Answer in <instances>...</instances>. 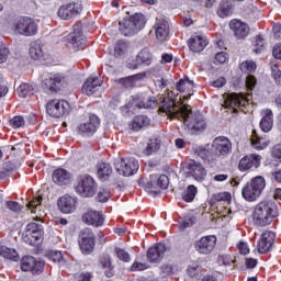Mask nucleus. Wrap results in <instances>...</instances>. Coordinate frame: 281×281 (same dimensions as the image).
Segmentation results:
<instances>
[{
	"label": "nucleus",
	"mask_w": 281,
	"mask_h": 281,
	"mask_svg": "<svg viewBox=\"0 0 281 281\" xmlns=\"http://www.w3.org/2000/svg\"><path fill=\"white\" fill-rule=\"evenodd\" d=\"M159 112L167 115L170 120H179V122H182L184 130L188 131V133H201L207 128V123L201 113L192 112L190 105L183 104V101L181 104L177 105L172 99V94L160 97Z\"/></svg>",
	"instance_id": "obj_1"
},
{
	"label": "nucleus",
	"mask_w": 281,
	"mask_h": 281,
	"mask_svg": "<svg viewBox=\"0 0 281 281\" xmlns=\"http://www.w3.org/2000/svg\"><path fill=\"white\" fill-rule=\"evenodd\" d=\"M279 215L280 213L276 203L272 201H261L252 211V221L258 227H267V225H271L273 220L278 218Z\"/></svg>",
	"instance_id": "obj_2"
},
{
	"label": "nucleus",
	"mask_w": 281,
	"mask_h": 281,
	"mask_svg": "<svg viewBox=\"0 0 281 281\" xmlns=\"http://www.w3.org/2000/svg\"><path fill=\"white\" fill-rule=\"evenodd\" d=\"M146 25V18L142 13H135L132 16L125 18L119 22V30L123 36H133L144 30Z\"/></svg>",
	"instance_id": "obj_3"
},
{
	"label": "nucleus",
	"mask_w": 281,
	"mask_h": 281,
	"mask_svg": "<svg viewBox=\"0 0 281 281\" xmlns=\"http://www.w3.org/2000/svg\"><path fill=\"white\" fill-rule=\"evenodd\" d=\"M266 186L267 182L265 181V177L257 176L252 178L250 182L245 184L241 190V196L245 199V201L254 203V201H258Z\"/></svg>",
	"instance_id": "obj_4"
},
{
	"label": "nucleus",
	"mask_w": 281,
	"mask_h": 281,
	"mask_svg": "<svg viewBox=\"0 0 281 281\" xmlns=\"http://www.w3.org/2000/svg\"><path fill=\"white\" fill-rule=\"evenodd\" d=\"M13 30L20 36H36L38 24L30 16H22L13 22Z\"/></svg>",
	"instance_id": "obj_5"
},
{
	"label": "nucleus",
	"mask_w": 281,
	"mask_h": 281,
	"mask_svg": "<svg viewBox=\"0 0 281 281\" xmlns=\"http://www.w3.org/2000/svg\"><path fill=\"white\" fill-rule=\"evenodd\" d=\"M64 43L68 49L78 52L85 48L87 37H85V34H82V29H80L79 25H75L74 31L64 38Z\"/></svg>",
	"instance_id": "obj_6"
},
{
	"label": "nucleus",
	"mask_w": 281,
	"mask_h": 281,
	"mask_svg": "<svg viewBox=\"0 0 281 281\" xmlns=\"http://www.w3.org/2000/svg\"><path fill=\"white\" fill-rule=\"evenodd\" d=\"M115 170L122 177H133L139 170V161L135 158H119L115 160Z\"/></svg>",
	"instance_id": "obj_7"
},
{
	"label": "nucleus",
	"mask_w": 281,
	"mask_h": 281,
	"mask_svg": "<svg viewBox=\"0 0 281 281\" xmlns=\"http://www.w3.org/2000/svg\"><path fill=\"white\" fill-rule=\"evenodd\" d=\"M75 190L77 194H80V196L89 199L95 195L98 183H95V180L91 176L85 175L80 178Z\"/></svg>",
	"instance_id": "obj_8"
},
{
	"label": "nucleus",
	"mask_w": 281,
	"mask_h": 281,
	"mask_svg": "<svg viewBox=\"0 0 281 281\" xmlns=\"http://www.w3.org/2000/svg\"><path fill=\"white\" fill-rule=\"evenodd\" d=\"M69 102L60 99H53L46 104V112L50 117H63V115H67L69 113Z\"/></svg>",
	"instance_id": "obj_9"
},
{
	"label": "nucleus",
	"mask_w": 281,
	"mask_h": 281,
	"mask_svg": "<svg viewBox=\"0 0 281 281\" xmlns=\"http://www.w3.org/2000/svg\"><path fill=\"white\" fill-rule=\"evenodd\" d=\"M98 128H100V119L98 115L91 114L86 122L78 125L77 133L82 137H92L98 132Z\"/></svg>",
	"instance_id": "obj_10"
},
{
	"label": "nucleus",
	"mask_w": 281,
	"mask_h": 281,
	"mask_svg": "<svg viewBox=\"0 0 281 281\" xmlns=\"http://www.w3.org/2000/svg\"><path fill=\"white\" fill-rule=\"evenodd\" d=\"M216 247V236L209 235L198 239L194 244V249L202 256H210Z\"/></svg>",
	"instance_id": "obj_11"
},
{
	"label": "nucleus",
	"mask_w": 281,
	"mask_h": 281,
	"mask_svg": "<svg viewBox=\"0 0 281 281\" xmlns=\"http://www.w3.org/2000/svg\"><path fill=\"white\" fill-rule=\"evenodd\" d=\"M79 246L82 254L89 255L93 251V248L95 247V235H93L91 229L86 228L80 232Z\"/></svg>",
	"instance_id": "obj_12"
},
{
	"label": "nucleus",
	"mask_w": 281,
	"mask_h": 281,
	"mask_svg": "<svg viewBox=\"0 0 281 281\" xmlns=\"http://www.w3.org/2000/svg\"><path fill=\"white\" fill-rule=\"evenodd\" d=\"M82 13V3L80 2H71L68 4H64L58 10V16L64 21H69V19H75Z\"/></svg>",
	"instance_id": "obj_13"
},
{
	"label": "nucleus",
	"mask_w": 281,
	"mask_h": 281,
	"mask_svg": "<svg viewBox=\"0 0 281 281\" xmlns=\"http://www.w3.org/2000/svg\"><path fill=\"white\" fill-rule=\"evenodd\" d=\"M212 151L215 157H225L232 153V142L225 136L216 137L212 144Z\"/></svg>",
	"instance_id": "obj_14"
},
{
	"label": "nucleus",
	"mask_w": 281,
	"mask_h": 281,
	"mask_svg": "<svg viewBox=\"0 0 281 281\" xmlns=\"http://www.w3.org/2000/svg\"><path fill=\"white\" fill-rule=\"evenodd\" d=\"M57 207L63 214H74L78 207V199L74 195L65 194L57 201Z\"/></svg>",
	"instance_id": "obj_15"
},
{
	"label": "nucleus",
	"mask_w": 281,
	"mask_h": 281,
	"mask_svg": "<svg viewBox=\"0 0 281 281\" xmlns=\"http://www.w3.org/2000/svg\"><path fill=\"white\" fill-rule=\"evenodd\" d=\"M45 265L32 256H25L21 261V270L30 271L33 274L43 273Z\"/></svg>",
	"instance_id": "obj_16"
},
{
	"label": "nucleus",
	"mask_w": 281,
	"mask_h": 281,
	"mask_svg": "<svg viewBox=\"0 0 281 281\" xmlns=\"http://www.w3.org/2000/svg\"><path fill=\"white\" fill-rule=\"evenodd\" d=\"M207 172L205 171V167L200 162L194 160H190L187 165V177H192L195 181H205V177Z\"/></svg>",
	"instance_id": "obj_17"
},
{
	"label": "nucleus",
	"mask_w": 281,
	"mask_h": 281,
	"mask_svg": "<svg viewBox=\"0 0 281 281\" xmlns=\"http://www.w3.org/2000/svg\"><path fill=\"white\" fill-rule=\"evenodd\" d=\"M65 85V77H63L59 74L56 75H47L42 80V87L44 89H48V91H60V88H63Z\"/></svg>",
	"instance_id": "obj_18"
},
{
	"label": "nucleus",
	"mask_w": 281,
	"mask_h": 281,
	"mask_svg": "<svg viewBox=\"0 0 281 281\" xmlns=\"http://www.w3.org/2000/svg\"><path fill=\"white\" fill-rule=\"evenodd\" d=\"M276 243V233L272 231H266L261 234V237L257 245V250L259 254H268L271 251L273 244Z\"/></svg>",
	"instance_id": "obj_19"
},
{
	"label": "nucleus",
	"mask_w": 281,
	"mask_h": 281,
	"mask_svg": "<svg viewBox=\"0 0 281 281\" xmlns=\"http://www.w3.org/2000/svg\"><path fill=\"white\" fill-rule=\"evenodd\" d=\"M260 161H262V156L257 154H251L244 156L238 164V169L240 172H247L251 168H260Z\"/></svg>",
	"instance_id": "obj_20"
},
{
	"label": "nucleus",
	"mask_w": 281,
	"mask_h": 281,
	"mask_svg": "<svg viewBox=\"0 0 281 281\" xmlns=\"http://www.w3.org/2000/svg\"><path fill=\"white\" fill-rule=\"evenodd\" d=\"M102 87V80L98 77H90L82 86V93L86 95H100V88Z\"/></svg>",
	"instance_id": "obj_21"
},
{
	"label": "nucleus",
	"mask_w": 281,
	"mask_h": 281,
	"mask_svg": "<svg viewBox=\"0 0 281 281\" xmlns=\"http://www.w3.org/2000/svg\"><path fill=\"white\" fill-rule=\"evenodd\" d=\"M82 221L87 225H93L94 227H102L104 225V216L100 211L90 210L82 215Z\"/></svg>",
	"instance_id": "obj_22"
},
{
	"label": "nucleus",
	"mask_w": 281,
	"mask_h": 281,
	"mask_svg": "<svg viewBox=\"0 0 281 281\" xmlns=\"http://www.w3.org/2000/svg\"><path fill=\"white\" fill-rule=\"evenodd\" d=\"M247 102H249V99H247V97L243 94L231 93L225 100V105L228 109H233V111H236V109H241V106H245Z\"/></svg>",
	"instance_id": "obj_23"
},
{
	"label": "nucleus",
	"mask_w": 281,
	"mask_h": 281,
	"mask_svg": "<svg viewBox=\"0 0 281 281\" xmlns=\"http://www.w3.org/2000/svg\"><path fill=\"white\" fill-rule=\"evenodd\" d=\"M176 88L180 93H186L183 97H180V100H188L191 95H194V81L188 78L180 79Z\"/></svg>",
	"instance_id": "obj_24"
},
{
	"label": "nucleus",
	"mask_w": 281,
	"mask_h": 281,
	"mask_svg": "<svg viewBox=\"0 0 281 281\" xmlns=\"http://www.w3.org/2000/svg\"><path fill=\"white\" fill-rule=\"evenodd\" d=\"M229 27L236 38H245L249 34V25L240 20H232Z\"/></svg>",
	"instance_id": "obj_25"
},
{
	"label": "nucleus",
	"mask_w": 281,
	"mask_h": 281,
	"mask_svg": "<svg viewBox=\"0 0 281 281\" xmlns=\"http://www.w3.org/2000/svg\"><path fill=\"white\" fill-rule=\"evenodd\" d=\"M156 38L158 41H166L170 34V25H168V21L164 19H157L154 25Z\"/></svg>",
	"instance_id": "obj_26"
},
{
	"label": "nucleus",
	"mask_w": 281,
	"mask_h": 281,
	"mask_svg": "<svg viewBox=\"0 0 281 281\" xmlns=\"http://www.w3.org/2000/svg\"><path fill=\"white\" fill-rule=\"evenodd\" d=\"M166 245L165 244H156L154 247H150L147 251V258L149 262H159L166 256Z\"/></svg>",
	"instance_id": "obj_27"
},
{
	"label": "nucleus",
	"mask_w": 281,
	"mask_h": 281,
	"mask_svg": "<svg viewBox=\"0 0 281 281\" xmlns=\"http://www.w3.org/2000/svg\"><path fill=\"white\" fill-rule=\"evenodd\" d=\"M207 43L210 42L207 41V37H205L204 35H193L188 41V45L191 52L194 53L203 52L205 47H207Z\"/></svg>",
	"instance_id": "obj_28"
},
{
	"label": "nucleus",
	"mask_w": 281,
	"mask_h": 281,
	"mask_svg": "<svg viewBox=\"0 0 281 281\" xmlns=\"http://www.w3.org/2000/svg\"><path fill=\"white\" fill-rule=\"evenodd\" d=\"M134 104L137 109H157V99L142 93L134 100Z\"/></svg>",
	"instance_id": "obj_29"
},
{
	"label": "nucleus",
	"mask_w": 281,
	"mask_h": 281,
	"mask_svg": "<svg viewBox=\"0 0 281 281\" xmlns=\"http://www.w3.org/2000/svg\"><path fill=\"white\" fill-rule=\"evenodd\" d=\"M53 181L57 186H67L71 181V173L67 169L58 168L53 172Z\"/></svg>",
	"instance_id": "obj_30"
},
{
	"label": "nucleus",
	"mask_w": 281,
	"mask_h": 281,
	"mask_svg": "<svg viewBox=\"0 0 281 281\" xmlns=\"http://www.w3.org/2000/svg\"><path fill=\"white\" fill-rule=\"evenodd\" d=\"M261 116L260 128L263 133H269L273 128V111L270 109L263 110Z\"/></svg>",
	"instance_id": "obj_31"
},
{
	"label": "nucleus",
	"mask_w": 281,
	"mask_h": 281,
	"mask_svg": "<svg viewBox=\"0 0 281 281\" xmlns=\"http://www.w3.org/2000/svg\"><path fill=\"white\" fill-rule=\"evenodd\" d=\"M113 175V167L109 162H99L97 165V177L100 181H108L109 177Z\"/></svg>",
	"instance_id": "obj_32"
},
{
	"label": "nucleus",
	"mask_w": 281,
	"mask_h": 281,
	"mask_svg": "<svg viewBox=\"0 0 281 281\" xmlns=\"http://www.w3.org/2000/svg\"><path fill=\"white\" fill-rule=\"evenodd\" d=\"M26 207H29L32 214H37V218H41L45 215V212H43V196L41 195L29 202Z\"/></svg>",
	"instance_id": "obj_33"
},
{
	"label": "nucleus",
	"mask_w": 281,
	"mask_h": 281,
	"mask_svg": "<svg viewBox=\"0 0 281 281\" xmlns=\"http://www.w3.org/2000/svg\"><path fill=\"white\" fill-rule=\"evenodd\" d=\"M150 125V119L146 115H137L134 117L132 123L130 124L132 131H142V128H146V126Z\"/></svg>",
	"instance_id": "obj_34"
},
{
	"label": "nucleus",
	"mask_w": 281,
	"mask_h": 281,
	"mask_svg": "<svg viewBox=\"0 0 281 281\" xmlns=\"http://www.w3.org/2000/svg\"><path fill=\"white\" fill-rule=\"evenodd\" d=\"M251 145L256 150H265L269 146V139L258 135V132L252 131Z\"/></svg>",
	"instance_id": "obj_35"
},
{
	"label": "nucleus",
	"mask_w": 281,
	"mask_h": 281,
	"mask_svg": "<svg viewBox=\"0 0 281 281\" xmlns=\"http://www.w3.org/2000/svg\"><path fill=\"white\" fill-rule=\"evenodd\" d=\"M34 91H36V83H22L16 89L20 98H30V95H34Z\"/></svg>",
	"instance_id": "obj_36"
},
{
	"label": "nucleus",
	"mask_w": 281,
	"mask_h": 281,
	"mask_svg": "<svg viewBox=\"0 0 281 281\" xmlns=\"http://www.w3.org/2000/svg\"><path fill=\"white\" fill-rule=\"evenodd\" d=\"M159 148H161V138H151L147 143L143 153L148 157V156L153 155L154 153H157V150H159Z\"/></svg>",
	"instance_id": "obj_37"
},
{
	"label": "nucleus",
	"mask_w": 281,
	"mask_h": 281,
	"mask_svg": "<svg viewBox=\"0 0 281 281\" xmlns=\"http://www.w3.org/2000/svg\"><path fill=\"white\" fill-rule=\"evenodd\" d=\"M0 257L4 258V260H12L13 262H16V260H19V252H16L15 249L0 246Z\"/></svg>",
	"instance_id": "obj_38"
},
{
	"label": "nucleus",
	"mask_w": 281,
	"mask_h": 281,
	"mask_svg": "<svg viewBox=\"0 0 281 281\" xmlns=\"http://www.w3.org/2000/svg\"><path fill=\"white\" fill-rule=\"evenodd\" d=\"M137 65H150L153 63V54L148 48L142 49L136 57Z\"/></svg>",
	"instance_id": "obj_39"
},
{
	"label": "nucleus",
	"mask_w": 281,
	"mask_h": 281,
	"mask_svg": "<svg viewBox=\"0 0 281 281\" xmlns=\"http://www.w3.org/2000/svg\"><path fill=\"white\" fill-rule=\"evenodd\" d=\"M30 56L33 60H41V58L45 56V52L43 50L41 43L35 42L31 44Z\"/></svg>",
	"instance_id": "obj_40"
},
{
	"label": "nucleus",
	"mask_w": 281,
	"mask_h": 281,
	"mask_svg": "<svg viewBox=\"0 0 281 281\" xmlns=\"http://www.w3.org/2000/svg\"><path fill=\"white\" fill-rule=\"evenodd\" d=\"M139 78H142L140 75H134L131 77L120 79L119 82H120V85H123V87H125V89H131V88L137 86V80H139Z\"/></svg>",
	"instance_id": "obj_41"
},
{
	"label": "nucleus",
	"mask_w": 281,
	"mask_h": 281,
	"mask_svg": "<svg viewBox=\"0 0 281 281\" xmlns=\"http://www.w3.org/2000/svg\"><path fill=\"white\" fill-rule=\"evenodd\" d=\"M212 201L213 203H232V193L229 192H220V193H215L212 196Z\"/></svg>",
	"instance_id": "obj_42"
},
{
	"label": "nucleus",
	"mask_w": 281,
	"mask_h": 281,
	"mask_svg": "<svg viewBox=\"0 0 281 281\" xmlns=\"http://www.w3.org/2000/svg\"><path fill=\"white\" fill-rule=\"evenodd\" d=\"M195 196H196V187H194V184H190L184 191L182 199L187 203H192Z\"/></svg>",
	"instance_id": "obj_43"
},
{
	"label": "nucleus",
	"mask_w": 281,
	"mask_h": 281,
	"mask_svg": "<svg viewBox=\"0 0 281 281\" xmlns=\"http://www.w3.org/2000/svg\"><path fill=\"white\" fill-rule=\"evenodd\" d=\"M252 47L256 54H262V52H265V38H262L260 35H257L252 41Z\"/></svg>",
	"instance_id": "obj_44"
},
{
	"label": "nucleus",
	"mask_w": 281,
	"mask_h": 281,
	"mask_svg": "<svg viewBox=\"0 0 281 281\" xmlns=\"http://www.w3.org/2000/svg\"><path fill=\"white\" fill-rule=\"evenodd\" d=\"M101 266L103 269H106L105 276L111 278L113 276V272H111L113 271V266H111V257L106 256L101 258Z\"/></svg>",
	"instance_id": "obj_45"
},
{
	"label": "nucleus",
	"mask_w": 281,
	"mask_h": 281,
	"mask_svg": "<svg viewBox=\"0 0 281 281\" xmlns=\"http://www.w3.org/2000/svg\"><path fill=\"white\" fill-rule=\"evenodd\" d=\"M217 12L222 19H225V16H231L232 12H234V9L232 5H229V3H222Z\"/></svg>",
	"instance_id": "obj_46"
},
{
	"label": "nucleus",
	"mask_w": 281,
	"mask_h": 281,
	"mask_svg": "<svg viewBox=\"0 0 281 281\" xmlns=\"http://www.w3.org/2000/svg\"><path fill=\"white\" fill-rule=\"evenodd\" d=\"M240 70L244 74H252V71H256V63L250 61V60H246V61L240 64Z\"/></svg>",
	"instance_id": "obj_47"
},
{
	"label": "nucleus",
	"mask_w": 281,
	"mask_h": 281,
	"mask_svg": "<svg viewBox=\"0 0 281 281\" xmlns=\"http://www.w3.org/2000/svg\"><path fill=\"white\" fill-rule=\"evenodd\" d=\"M115 254L119 260H122L123 262H131V255L126 250L122 248H115Z\"/></svg>",
	"instance_id": "obj_48"
},
{
	"label": "nucleus",
	"mask_w": 281,
	"mask_h": 281,
	"mask_svg": "<svg viewBox=\"0 0 281 281\" xmlns=\"http://www.w3.org/2000/svg\"><path fill=\"white\" fill-rule=\"evenodd\" d=\"M10 125L12 128H21L25 126V119L23 116H14L10 120Z\"/></svg>",
	"instance_id": "obj_49"
},
{
	"label": "nucleus",
	"mask_w": 281,
	"mask_h": 281,
	"mask_svg": "<svg viewBox=\"0 0 281 281\" xmlns=\"http://www.w3.org/2000/svg\"><path fill=\"white\" fill-rule=\"evenodd\" d=\"M37 232H43V225L36 223H30L26 225V236Z\"/></svg>",
	"instance_id": "obj_50"
},
{
	"label": "nucleus",
	"mask_w": 281,
	"mask_h": 281,
	"mask_svg": "<svg viewBox=\"0 0 281 281\" xmlns=\"http://www.w3.org/2000/svg\"><path fill=\"white\" fill-rule=\"evenodd\" d=\"M8 56H10V49L5 47V44H0V65L8 61Z\"/></svg>",
	"instance_id": "obj_51"
},
{
	"label": "nucleus",
	"mask_w": 281,
	"mask_h": 281,
	"mask_svg": "<svg viewBox=\"0 0 281 281\" xmlns=\"http://www.w3.org/2000/svg\"><path fill=\"white\" fill-rule=\"evenodd\" d=\"M271 71H272V78L276 80L277 85H281V70L280 67L274 64L271 66Z\"/></svg>",
	"instance_id": "obj_52"
},
{
	"label": "nucleus",
	"mask_w": 281,
	"mask_h": 281,
	"mask_svg": "<svg viewBox=\"0 0 281 281\" xmlns=\"http://www.w3.org/2000/svg\"><path fill=\"white\" fill-rule=\"evenodd\" d=\"M110 196H111V192H110L109 190H106V189H101V190L99 191L97 198H98V201H99L100 203H106V201H109Z\"/></svg>",
	"instance_id": "obj_53"
},
{
	"label": "nucleus",
	"mask_w": 281,
	"mask_h": 281,
	"mask_svg": "<svg viewBox=\"0 0 281 281\" xmlns=\"http://www.w3.org/2000/svg\"><path fill=\"white\" fill-rule=\"evenodd\" d=\"M169 184H170V179L166 175H161L157 179V186H159L161 190H166Z\"/></svg>",
	"instance_id": "obj_54"
},
{
	"label": "nucleus",
	"mask_w": 281,
	"mask_h": 281,
	"mask_svg": "<svg viewBox=\"0 0 281 281\" xmlns=\"http://www.w3.org/2000/svg\"><path fill=\"white\" fill-rule=\"evenodd\" d=\"M194 223H196L195 216L186 217V220L180 223V229L192 227Z\"/></svg>",
	"instance_id": "obj_55"
},
{
	"label": "nucleus",
	"mask_w": 281,
	"mask_h": 281,
	"mask_svg": "<svg viewBox=\"0 0 281 281\" xmlns=\"http://www.w3.org/2000/svg\"><path fill=\"white\" fill-rule=\"evenodd\" d=\"M114 49L116 52V54H124V52H126V49H128V44H126V42L124 41H119L116 43V45L114 46Z\"/></svg>",
	"instance_id": "obj_56"
},
{
	"label": "nucleus",
	"mask_w": 281,
	"mask_h": 281,
	"mask_svg": "<svg viewBox=\"0 0 281 281\" xmlns=\"http://www.w3.org/2000/svg\"><path fill=\"white\" fill-rule=\"evenodd\" d=\"M48 258L52 262H60L63 260V252L53 250L48 254Z\"/></svg>",
	"instance_id": "obj_57"
},
{
	"label": "nucleus",
	"mask_w": 281,
	"mask_h": 281,
	"mask_svg": "<svg viewBox=\"0 0 281 281\" xmlns=\"http://www.w3.org/2000/svg\"><path fill=\"white\" fill-rule=\"evenodd\" d=\"M217 262L218 265H223L224 267H229L232 262H234V260H232V257L229 256L221 255L217 258Z\"/></svg>",
	"instance_id": "obj_58"
},
{
	"label": "nucleus",
	"mask_w": 281,
	"mask_h": 281,
	"mask_svg": "<svg viewBox=\"0 0 281 281\" xmlns=\"http://www.w3.org/2000/svg\"><path fill=\"white\" fill-rule=\"evenodd\" d=\"M199 273V265L192 263L187 268V274L189 278H194Z\"/></svg>",
	"instance_id": "obj_59"
},
{
	"label": "nucleus",
	"mask_w": 281,
	"mask_h": 281,
	"mask_svg": "<svg viewBox=\"0 0 281 281\" xmlns=\"http://www.w3.org/2000/svg\"><path fill=\"white\" fill-rule=\"evenodd\" d=\"M229 57L227 56V53L225 52H220L215 55V63H218L220 65H223L225 63H227V59Z\"/></svg>",
	"instance_id": "obj_60"
},
{
	"label": "nucleus",
	"mask_w": 281,
	"mask_h": 281,
	"mask_svg": "<svg viewBox=\"0 0 281 281\" xmlns=\"http://www.w3.org/2000/svg\"><path fill=\"white\" fill-rule=\"evenodd\" d=\"M256 77H254L252 75L247 76L246 78V87L248 89V91H252L254 87H256Z\"/></svg>",
	"instance_id": "obj_61"
},
{
	"label": "nucleus",
	"mask_w": 281,
	"mask_h": 281,
	"mask_svg": "<svg viewBox=\"0 0 281 281\" xmlns=\"http://www.w3.org/2000/svg\"><path fill=\"white\" fill-rule=\"evenodd\" d=\"M227 83V79L225 77H220L216 80L211 82V87H215L216 89H221V87H225Z\"/></svg>",
	"instance_id": "obj_62"
},
{
	"label": "nucleus",
	"mask_w": 281,
	"mask_h": 281,
	"mask_svg": "<svg viewBox=\"0 0 281 281\" xmlns=\"http://www.w3.org/2000/svg\"><path fill=\"white\" fill-rule=\"evenodd\" d=\"M7 207L8 210H11V212H21V204L16 201H8Z\"/></svg>",
	"instance_id": "obj_63"
},
{
	"label": "nucleus",
	"mask_w": 281,
	"mask_h": 281,
	"mask_svg": "<svg viewBox=\"0 0 281 281\" xmlns=\"http://www.w3.org/2000/svg\"><path fill=\"white\" fill-rule=\"evenodd\" d=\"M237 248L239 250V254H241L243 256H247V254H249V246L245 241H240L237 245Z\"/></svg>",
	"instance_id": "obj_64"
}]
</instances>
